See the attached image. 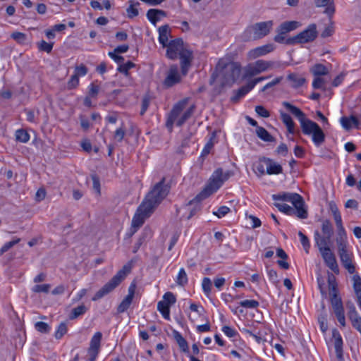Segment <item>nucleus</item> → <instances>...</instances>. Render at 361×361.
Returning <instances> with one entry per match:
<instances>
[{"label":"nucleus","mask_w":361,"mask_h":361,"mask_svg":"<svg viewBox=\"0 0 361 361\" xmlns=\"http://www.w3.org/2000/svg\"><path fill=\"white\" fill-rule=\"evenodd\" d=\"M325 264L336 274L340 272L335 255L330 249L329 245L317 246Z\"/></svg>","instance_id":"obj_11"},{"label":"nucleus","mask_w":361,"mask_h":361,"mask_svg":"<svg viewBox=\"0 0 361 361\" xmlns=\"http://www.w3.org/2000/svg\"><path fill=\"white\" fill-rule=\"evenodd\" d=\"M332 338L334 346L336 355V361H344L343 350V339L341 334L337 329H334L332 331Z\"/></svg>","instance_id":"obj_18"},{"label":"nucleus","mask_w":361,"mask_h":361,"mask_svg":"<svg viewBox=\"0 0 361 361\" xmlns=\"http://www.w3.org/2000/svg\"><path fill=\"white\" fill-rule=\"evenodd\" d=\"M35 326L36 330L41 333L46 334L49 332L50 331V326L48 325L47 323L44 322H37Z\"/></svg>","instance_id":"obj_54"},{"label":"nucleus","mask_w":361,"mask_h":361,"mask_svg":"<svg viewBox=\"0 0 361 361\" xmlns=\"http://www.w3.org/2000/svg\"><path fill=\"white\" fill-rule=\"evenodd\" d=\"M126 270L128 271L129 268L127 266H124L122 269L119 270L109 282L104 284L94 294L92 300L97 301L111 293L125 279L126 276Z\"/></svg>","instance_id":"obj_5"},{"label":"nucleus","mask_w":361,"mask_h":361,"mask_svg":"<svg viewBox=\"0 0 361 361\" xmlns=\"http://www.w3.org/2000/svg\"><path fill=\"white\" fill-rule=\"evenodd\" d=\"M255 111L259 116L263 118H268L270 116L269 111L267 110L263 106H256Z\"/></svg>","instance_id":"obj_63"},{"label":"nucleus","mask_w":361,"mask_h":361,"mask_svg":"<svg viewBox=\"0 0 361 361\" xmlns=\"http://www.w3.org/2000/svg\"><path fill=\"white\" fill-rule=\"evenodd\" d=\"M233 174V173L231 171L224 172L221 168H218L213 172L207 184L201 191L199 196L202 199H205L216 192Z\"/></svg>","instance_id":"obj_4"},{"label":"nucleus","mask_w":361,"mask_h":361,"mask_svg":"<svg viewBox=\"0 0 361 361\" xmlns=\"http://www.w3.org/2000/svg\"><path fill=\"white\" fill-rule=\"evenodd\" d=\"M79 85V78L76 75H71L68 82V88L71 90L75 88Z\"/></svg>","instance_id":"obj_62"},{"label":"nucleus","mask_w":361,"mask_h":361,"mask_svg":"<svg viewBox=\"0 0 361 361\" xmlns=\"http://www.w3.org/2000/svg\"><path fill=\"white\" fill-rule=\"evenodd\" d=\"M150 103V99L148 96H145L142 100L140 115H144L147 111Z\"/></svg>","instance_id":"obj_64"},{"label":"nucleus","mask_w":361,"mask_h":361,"mask_svg":"<svg viewBox=\"0 0 361 361\" xmlns=\"http://www.w3.org/2000/svg\"><path fill=\"white\" fill-rule=\"evenodd\" d=\"M153 212L154 211L149 208L146 204L141 203L132 219L130 235H133L137 229L143 225L145 219L148 218Z\"/></svg>","instance_id":"obj_10"},{"label":"nucleus","mask_w":361,"mask_h":361,"mask_svg":"<svg viewBox=\"0 0 361 361\" xmlns=\"http://www.w3.org/2000/svg\"><path fill=\"white\" fill-rule=\"evenodd\" d=\"M164 300L162 302H166L170 306L176 302V299L174 294L171 292L166 293L163 296Z\"/></svg>","instance_id":"obj_61"},{"label":"nucleus","mask_w":361,"mask_h":361,"mask_svg":"<svg viewBox=\"0 0 361 361\" xmlns=\"http://www.w3.org/2000/svg\"><path fill=\"white\" fill-rule=\"evenodd\" d=\"M322 235L318 231L314 232V240L317 246L328 245L331 243V238L334 235V228L332 224L329 219L322 221Z\"/></svg>","instance_id":"obj_9"},{"label":"nucleus","mask_w":361,"mask_h":361,"mask_svg":"<svg viewBox=\"0 0 361 361\" xmlns=\"http://www.w3.org/2000/svg\"><path fill=\"white\" fill-rule=\"evenodd\" d=\"M178 56L180 60L181 73L183 76H185L188 74L189 68L191 66L192 52L188 49H185L184 51L180 52Z\"/></svg>","instance_id":"obj_19"},{"label":"nucleus","mask_w":361,"mask_h":361,"mask_svg":"<svg viewBox=\"0 0 361 361\" xmlns=\"http://www.w3.org/2000/svg\"><path fill=\"white\" fill-rule=\"evenodd\" d=\"M176 281L180 286H184L188 283V275L183 268L180 269Z\"/></svg>","instance_id":"obj_42"},{"label":"nucleus","mask_w":361,"mask_h":361,"mask_svg":"<svg viewBox=\"0 0 361 361\" xmlns=\"http://www.w3.org/2000/svg\"><path fill=\"white\" fill-rule=\"evenodd\" d=\"M353 289L357 296L361 295V277L358 274L353 276Z\"/></svg>","instance_id":"obj_46"},{"label":"nucleus","mask_w":361,"mask_h":361,"mask_svg":"<svg viewBox=\"0 0 361 361\" xmlns=\"http://www.w3.org/2000/svg\"><path fill=\"white\" fill-rule=\"evenodd\" d=\"M282 104L299 121L302 133L306 135H312L314 145L319 147L325 140V135L319 126L307 118L301 109L288 102H283Z\"/></svg>","instance_id":"obj_1"},{"label":"nucleus","mask_w":361,"mask_h":361,"mask_svg":"<svg viewBox=\"0 0 361 361\" xmlns=\"http://www.w3.org/2000/svg\"><path fill=\"white\" fill-rule=\"evenodd\" d=\"M195 106L192 105L188 108L176 121L177 126H182L193 114Z\"/></svg>","instance_id":"obj_34"},{"label":"nucleus","mask_w":361,"mask_h":361,"mask_svg":"<svg viewBox=\"0 0 361 361\" xmlns=\"http://www.w3.org/2000/svg\"><path fill=\"white\" fill-rule=\"evenodd\" d=\"M273 64L274 63L272 61L262 59L257 60L252 63H249L244 68L243 78L247 79L260 74L271 68Z\"/></svg>","instance_id":"obj_8"},{"label":"nucleus","mask_w":361,"mask_h":361,"mask_svg":"<svg viewBox=\"0 0 361 361\" xmlns=\"http://www.w3.org/2000/svg\"><path fill=\"white\" fill-rule=\"evenodd\" d=\"M16 140L22 143H26L30 140L29 133L24 129H18L15 133Z\"/></svg>","instance_id":"obj_39"},{"label":"nucleus","mask_w":361,"mask_h":361,"mask_svg":"<svg viewBox=\"0 0 361 361\" xmlns=\"http://www.w3.org/2000/svg\"><path fill=\"white\" fill-rule=\"evenodd\" d=\"M212 281L209 278L204 277L202 282V290L205 295H209L212 290Z\"/></svg>","instance_id":"obj_51"},{"label":"nucleus","mask_w":361,"mask_h":361,"mask_svg":"<svg viewBox=\"0 0 361 361\" xmlns=\"http://www.w3.org/2000/svg\"><path fill=\"white\" fill-rule=\"evenodd\" d=\"M222 331L229 338H234L238 335V332L234 329L228 326H224L222 327Z\"/></svg>","instance_id":"obj_60"},{"label":"nucleus","mask_w":361,"mask_h":361,"mask_svg":"<svg viewBox=\"0 0 361 361\" xmlns=\"http://www.w3.org/2000/svg\"><path fill=\"white\" fill-rule=\"evenodd\" d=\"M135 289L136 284L135 282H132L128 288V295L124 298L117 307V312L118 313H123L130 307L135 295Z\"/></svg>","instance_id":"obj_17"},{"label":"nucleus","mask_w":361,"mask_h":361,"mask_svg":"<svg viewBox=\"0 0 361 361\" xmlns=\"http://www.w3.org/2000/svg\"><path fill=\"white\" fill-rule=\"evenodd\" d=\"M336 227L338 228V233H346L343 226L342 218L341 214L334 216Z\"/></svg>","instance_id":"obj_55"},{"label":"nucleus","mask_w":361,"mask_h":361,"mask_svg":"<svg viewBox=\"0 0 361 361\" xmlns=\"http://www.w3.org/2000/svg\"><path fill=\"white\" fill-rule=\"evenodd\" d=\"M298 25L299 23L297 21H286L279 26L276 32H281V35H286L288 32L295 30Z\"/></svg>","instance_id":"obj_30"},{"label":"nucleus","mask_w":361,"mask_h":361,"mask_svg":"<svg viewBox=\"0 0 361 361\" xmlns=\"http://www.w3.org/2000/svg\"><path fill=\"white\" fill-rule=\"evenodd\" d=\"M166 56L170 59H176L180 52L184 51L183 42L181 39H175L169 42L166 47Z\"/></svg>","instance_id":"obj_15"},{"label":"nucleus","mask_w":361,"mask_h":361,"mask_svg":"<svg viewBox=\"0 0 361 361\" xmlns=\"http://www.w3.org/2000/svg\"><path fill=\"white\" fill-rule=\"evenodd\" d=\"M260 161L264 162L266 164V173L267 174L278 175L282 173L283 167L281 166V164L276 162L273 159L268 157H262L260 159Z\"/></svg>","instance_id":"obj_21"},{"label":"nucleus","mask_w":361,"mask_h":361,"mask_svg":"<svg viewBox=\"0 0 361 361\" xmlns=\"http://www.w3.org/2000/svg\"><path fill=\"white\" fill-rule=\"evenodd\" d=\"M252 90V88H251L249 83H247L245 85L240 87L238 90H234L233 96L231 98V100L234 103H237L242 97H243Z\"/></svg>","instance_id":"obj_29"},{"label":"nucleus","mask_w":361,"mask_h":361,"mask_svg":"<svg viewBox=\"0 0 361 361\" xmlns=\"http://www.w3.org/2000/svg\"><path fill=\"white\" fill-rule=\"evenodd\" d=\"M231 211L230 208L226 206H221L216 212H214L213 214L218 218H222L226 216Z\"/></svg>","instance_id":"obj_59"},{"label":"nucleus","mask_w":361,"mask_h":361,"mask_svg":"<svg viewBox=\"0 0 361 361\" xmlns=\"http://www.w3.org/2000/svg\"><path fill=\"white\" fill-rule=\"evenodd\" d=\"M318 35L317 25L310 24L307 29L300 32L295 36L288 38L287 43L290 44H305L313 42Z\"/></svg>","instance_id":"obj_7"},{"label":"nucleus","mask_w":361,"mask_h":361,"mask_svg":"<svg viewBox=\"0 0 361 361\" xmlns=\"http://www.w3.org/2000/svg\"><path fill=\"white\" fill-rule=\"evenodd\" d=\"M20 241V238H14L11 241L6 243L0 249V256L6 252Z\"/></svg>","instance_id":"obj_45"},{"label":"nucleus","mask_w":361,"mask_h":361,"mask_svg":"<svg viewBox=\"0 0 361 361\" xmlns=\"http://www.w3.org/2000/svg\"><path fill=\"white\" fill-rule=\"evenodd\" d=\"M166 178L163 177L161 180L156 183L154 187L147 194L142 203L154 209L162 202L168 195L170 191V185L165 183Z\"/></svg>","instance_id":"obj_3"},{"label":"nucleus","mask_w":361,"mask_h":361,"mask_svg":"<svg viewBox=\"0 0 361 361\" xmlns=\"http://www.w3.org/2000/svg\"><path fill=\"white\" fill-rule=\"evenodd\" d=\"M11 37L18 43L22 44H25L27 39L26 34L20 32H14L11 34Z\"/></svg>","instance_id":"obj_47"},{"label":"nucleus","mask_w":361,"mask_h":361,"mask_svg":"<svg viewBox=\"0 0 361 361\" xmlns=\"http://www.w3.org/2000/svg\"><path fill=\"white\" fill-rule=\"evenodd\" d=\"M328 286L330 295V302L333 311L340 325L345 326V312L341 298L338 295V290L336 278L331 272H328Z\"/></svg>","instance_id":"obj_2"},{"label":"nucleus","mask_w":361,"mask_h":361,"mask_svg":"<svg viewBox=\"0 0 361 361\" xmlns=\"http://www.w3.org/2000/svg\"><path fill=\"white\" fill-rule=\"evenodd\" d=\"M274 49L275 46L273 44H267L250 50L248 56L251 59H256L273 51Z\"/></svg>","instance_id":"obj_22"},{"label":"nucleus","mask_w":361,"mask_h":361,"mask_svg":"<svg viewBox=\"0 0 361 361\" xmlns=\"http://www.w3.org/2000/svg\"><path fill=\"white\" fill-rule=\"evenodd\" d=\"M188 99H184L176 103L171 109L169 118L166 121V126L170 130L172 129L174 122L179 116L183 110L185 108Z\"/></svg>","instance_id":"obj_16"},{"label":"nucleus","mask_w":361,"mask_h":361,"mask_svg":"<svg viewBox=\"0 0 361 361\" xmlns=\"http://www.w3.org/2000/svg\"><path fill=\"white\" fill-rule=\"evenodd\" d=\"M175 338L176 340L177 343L178 344L179 348L184 353L189 352L188 344L186 340L181 336V334L178 332H176L175 335Z\"/></svg>","instance_id":"obj_40"},{"label":"nucleus","mask_w":361,"mask_h":361,"mask_svg":"<svg viewBox=\"0 0 361 361\" xmlns=\"http://www.w3.org/2000/svg\"><path fill=\"white\" fill-rule=\"evenodd\" d=\"M180 81L181 75L179 73L178 66L176 65L171 66L163 82L164 86L169 88L180 83Z\"/></svg>","instance_id":"obj_14"},{"label":"nucleus","mask_w":361,"mask_h":361,"mask_svg":"<svg viewBox=\"0 0 361 361\" xmlns=\"http://www.w3.org/2000/svg\"><path fill=\"white\" fill-rule=\"evenodd\" d=\"M316 7H324V13L331 17L335 13V6L332 0H314Z\"/></svg>","instance_id":"obj_24"},{"label":"nucleus","mask_w":361,"mask_h":361,"mask_svg":"<svg viewBox=\"0 0 361 361\" xmlns=\"http://www.w3.org/2000/svg\"><path fill=\"white\" fill-rule=\"evenodd\" d=\"M87 311V307L82 304L75 308H73L69 315L70 319H75L78 317L84 314Z\"/></svg>","instance_id":"obj_38"},{"label":"nucleus","mask_w":361,"mask_h":361,"mask_svg":"<svg viewBox=\"0 0 361 361\" xmlns=\"http://www.w3.org/2000/svg\"><path fill=\"white\" fill-rule=\"evenodd\" d=\"M37 46L39 51H45L49 54L52 51L54 43H48L44 40H42L38 42Z\"/></svg>","instance_id":"obj_48"},{"label":"nucleus","mask_w":361,"mask_h":361,"mask_svg":"<svg viewBox=\"0 0 361 361\" xmlns=\"http://www.w3.org/2000/svg\"><path fill=\"white\" fill-rule=\"evenodd\" d=\"M343 267L348 271L349 274L355 272V265L353 262V254L351 252L341 253L338 255Z\"/></svg>","instance_id":"obj_20"},{"label":"nucleus","mask_w":361,"mask_h":361,"mask_svg":"<svg viewBox=\"0 0 361 361\" xmlns=\"http://www.w3.org/2000/svg\"><path fill=\"white\" fill-rule=\"evenodd\" d=\"M288 79L290 81L291 85L294 88H298L303 85L305 79L297 74L291 73L288 75Z\"/></svg>","instance_id":"obj_35"},{"label":"nucleus","mask_w":361,"mask_h":361,"mask_svg":"<svg viewBox=\"0 0 361 361\" xmlns=\"http://www.w3.org/2000/svg\"><path fill=\"white\" fill-rule=\"evenodd\" d=\"M312 72L315 76H321L328 74V70L326 67L321 63L315 64L312 67Z\"/></svg>","instance_id":"obj_41"},{"label":"nucleus","mask_w":361,"mask_h":361,"mask_svg":"<svg viewBox=\"0 0 361 361\" xmlns=\"http://www.w3.org/2000/svg\"><path fill=\"white\" fill-rule=\"evenodd\" d=\"M166 16L167 13L165 11L157 8H150L146 13L147 18L154 26H156L157 23Z\"/></svg>","instance_id":"obj_23"},{"label":"nucleus","mask_w":361,"mask_h":361,"mask_svg":"<svg viewBox=\"0 0 361 361\" xmlns=\"http://www.w3.org/2000/svg\"><path fill=\"white\" fill-rule=\"evenodd\" d=\"M159 42L165 47L169 44V37L171 35V30L169 25H164L159 27Z\"/></svg>","instance_id":"obj_25"},{"label":"nucleus","mask_w":361,"mask_h":361,"mask_svg":"<svg viewBox=\"0 0 361 361\" xmlns=\"http://www.w3.org/2000/svg\"><path fill=\"white\" fill-rule=\"evenodd\" d=\"M226 72L229 73L228 80L234 82L236 78L239 76L240 72V68L235 63H231L227 65L225 68Z\"/></svg>","instance_id":"obj_33"},{"label":"nucleus","mask_w":361,"mask_h":361,"mask_svg":"<svg viewBox=\"0 0 361 361\" xmlns=\"http://www.w3.org/2000/svg\"><path fill=\"white\" fill-rule=\"evenodd\" d=\"M274 205L278 209L286 214L290 216H296L299 219H307V211L304 208V206L299 207L298 204H293L294 207L289 206L285 203H279L275 202Z\"/></svg>","instance_id":"obj_12"},{"label":"nucleus","mask_w":361,"mask_h":361,"mask_svg":"<svg viewBox=\"0 0 361 361\" xmlns=\"http://www.w3.org/2000/svg\"><path fill=\"white\" fill-rule=\"evenodd\" d=\"M128 3L129 6L126 9L127 16L129 18H133L139 14V11L135 6H140V3L137 1L135 2L133 0H129Z\"/></svg>","instance_id":"obj_36"},{"label":"nucleus","mask_w":361,"mask_h":361,"mask_svg":"<svg viewBox=\"0 0 361 361\" xmlns=\"http://www.w3.org/2000/svg\"><path fill=\"white\" fill-rule=\"evenodd\" d=\"M341 124L342 127L346 130H349L352 128L353 126L359 129V121L358 119L354 116H350V117L343 116L340 119Z\"/></svg>","instance_id":"obj_26"},{"label":"nucleus","mask_w":361,"mask_h":361,"mask_svg":"<svg viewBox=\"0 0 361 361\" xmlns=\"http://www.w3.org/2000/svg\"><path fill=\"white\" fill-rule=\"evenodd\" d=\"M125 134L126 130L123 126H121L116 130L114 137L117 142H120L123 140Z\"/></svg>","instance_id":"obj_57"},{"label":"nucleus","mask_w":361,"mask_h":361,"mask_svg":"<svg viewBox=\"0 0 361 361\" xmlns=\"http://www.w3.org/2000/svg\"><path fill=\"white\" fill-rule=\"evenodd\" d=\"M255 133L257 137L264 142H272L276 140V139L262 126H257L255 130Z\"/></svg>","instance_id":"obj_32"},{"label":"nucleus","mask_w":361,"mask_h":361,"mask_svg":"<svg viewBox=\"0 0 361 361\" xmlns=\"http://www.w3.org/2000/svg\"><path fill=\"white\" fill-rule=\"evenodd\" d=\"M298 235L300 238L301 244H302L305 252L309 253L310 244L308 238L302 231L298 232Z\"/></svg>","instance_id":"obj_50"},{"label":"nucleus","mask_w":361,"mask_h":361,"mask_svg":"<svg viewBox=\"0 0 361 361\" xmlns=\"http://www.w3.org/2000/svg\"><path fill=\"white\" fill-rule=\"evenodd\" d=\"M259 303L258 301L255 300H245L240 302V305L249 309H255L259 306Z\"/></svg>","instance_id":"obj_49"},{"label":"nucleus","mask_w":361,"mask_h":361,"mask_svg":"<svg viewBox=\"0 0 361 361\" xmlns=\"http://www.w3.org/2000/svg\"><path fill=\"white\" fill-rule=\"evenodd\" d=\"M280 117L283 123L287 128V130L290 134L295 133V123L293 122L291 116L282 111H280Z\"/></svg>","instance_id":"obj_31"},{"label":"nucleus","mask_w":361,"mask_h":361,"mask_svg":"<svg viewBox=\"0 0 361 361\" xmlns=\"http://www.w3.org/2000/svg\"><path fill=\"white\" fill-rule=\"evenodd\" d=\"M352 326L361 334V317L357 314L356 316L350 317Z\"/></svg>","instance_id":"obj_52"},{"label":"nucleus","mask_w":361,"mask_h":361,"mask_svg":"<svg viewBox=\"0 0 361 361\" xmlns=\"http://www.w3.org/2000/svg\"><path fill=\"white\" fill-rule=\"evenodd\" d=\"M157 310L165 319H170V306L167 302L159 301L157 303Z\"/></svg>","instance_id":"obj_37"},{"label":"nucleus","mask_w":361,"mask_h":361,"mask_svg":"<svg viewBox=\"0 0 361 361\" xmlns=\"http://www.w3.org/2000/svg\"><path fill=\"white\" fill-rule=\"evenodd\" d=\"M87 68L82 63H81L79 66H75L74 75H78L79 78L80 76H84L87 73Z\"/></svg>","instance_id":"obj_58"},{"label":"nucleus","mask_w":361,"mask_h":361,"mask_svg":"<svg viewBox=\"0 0 361 361\" xmlns=\"http://www.w3.org/2000/svg\"><path fill=\"white\" fill-rule=\"evenodd\" d=\"M338 236L336 238V244L338 246V254L345 253L349 252L348 250V240L346 233H338Z\"/></svg>","instance_id":"obj_28"},{"label":"nucleus","mask_w":361,"mask_h":361,"mask_svg":"<svg viewBox=\"0 0 361 361\" xmlns=\"http://www.w3.org/2000/svg\"><path fill=\"white\" fill-rule=\"evenodd\" d=\"M273 24L272 20L256 23L245 30L244 37L246 40L262 39L270 32Z\"/></svg>","instance_id":"obj_6"},{"label":"nucleus","mask_w":361,"mask_h":361,"mask_svg":"<svg viewBox=\"0 0 361 361\" xmlns=\"http://www.w3.org/2000/svg\"><path fill=\"white\" fill-rule=\"evenodd\" d=\"M51 286L49 284L35 285L32 288V291L34 293H49Z\"/></svg>","instance_id":"obj_53"},{"label":"nucleus","mask_w":361,"mask_h":361,"mask_svg":"<svg viewBox=\"0 0 361 361\" xmlns=\"http://www.w3.org/2000/svg\"><path fill=\"white\" fill-rule=\"evenodd\" d=\"M88 88V96L92 98L97 97L100 90L99 86L92 82L89 85Z\"/></svg>","instance_id":"obj_56"},{"label":"nucleus","mask_w":361,"mask_h":361,"mask_svg":"<svg viewBox=\"0 0 361 361\" xmlns=\"http://www.w3.org/2000/svg\"><path fill=\"white\" fill-rule=\"evenodd\" d=\"M272 199L274 201L289 202L292 204H298L299 207L305 205L302 197L298 193L281 192L274 194L272 195Z\"/></svg>","instance_id":"obj_13"},{"label":"nucleus","mask_w":361,"mask_h":361,"mask_svg":"<svg viewBox=\"0 0 361 361\" xmlns=\"http://www.w3.org/2000/svg\"><path fill=\"white\" fill-rule=\"evenodd\" d=\"M102 338V334L100 331H97L94 334L90 341V347L88 348V353H99Z\"/></svg>","instance_id":"obj_27"},{"label":"nucleus","mask_w":361,"mask_h":361,"mask_svg":"<svg viewBox=\"0 0 361 361\" xmlns=\"http://www.w3.org/2000/svg\"><path fill=\"white\" fill-rule=\"evenodd\" d=\"M135 66V64L134 63L128 61L127 63H121L118 66L117 71L121 73H123L126 76L128 77L129 75L128 71Z\"/></svg>","instance_id":"obj_44"},{"label":"nucleus","mask_w":361,"mask_h":361,"mask_svg":"<svg viewBox=\"0 0 361 361\" xmlns=\"http://www.w3.org/2000/svg\"><path fill=\"white\" fill-rule=\"evenodd\" d=\"M68 331V326L66 322H61L58 326L56 331L54 334V337L56 339H61Z\"/></svg>","instance_id":"obj_43"}]
</instances>
